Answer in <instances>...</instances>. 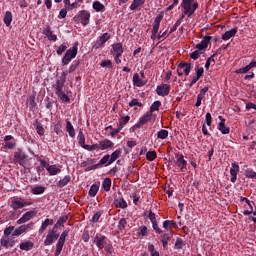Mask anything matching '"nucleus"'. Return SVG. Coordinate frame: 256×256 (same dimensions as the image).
Segmentation results:
<instances>
[{
  "mask_svg": "<svg viewBox=\"0 0 256 256\" xmlns=\"http://www.w3.org/2000/svg\"><path fill=\"white\" fill-rule=\"evenodd\" d=\"M181 7L182 17H191L197 8L199 7V3L195 2V0H182Z\"/></svg>",
  "mask_w": 256,
  "mask_h": 256,
  "instance_id": "obj_1",
  "label": "nucleus"
},
{
  "mask_svg": "<svg viewBox=\"0 0 256 256\" xmlns=\"http://www.w3.org/2000/svg\"><path fill=\"white\" fill-rule=\"evenodd\" d=\"M79 51V43H74L73 46L66 51L64 54V57L62 58V63L64 65H67L68 63H71L72 59H75L77 57V53Z\"/></svg>",
  "mask_w": 256,
  "mask_h": 256,
  "instance_id": "obj_2",
  "label": "nucleus"
},
{
  "mask_svg": "<svg viewBox=\"0 0 256 256\" xmlns=\"http://www.w3.org/2000/svg\"><path fill=\"white\" fill-rule=\"evenodd\" d=\"M33 225H35V223L30 222L28 224L19 226L13 231L12 237H19V235H23V233H27V231H31L33 229Z\"/></svg>",
  "mask_w": 256,
  "mask_h": 256,
  "instance_id": "obj_3",
  "label": "nucleus"
},
{
  "mask_svg": "<svg viewBox=\"0 0 256 256\" xmlns=\"http://www.w3.org/2000/svg\"><path fill=\"white\" fill-rule=\"evenodd\" d=\"M153 117V113L151 112H146L138 121V123H136L131 130L135 131L137 129H139L140 127H143V125H145V123H149V121H151V118Z\"/></svg>",
  "mask_w": 256,
  "mask_h": 256,
  "instance_id": "obj_4",
  "label": "nucleus"
},
{
  "mask_svg": "<svg viewBox=\"0 0 256 256\" xmlns=\"http://www.w3.org/2000/svg\"><path fill=\"white\" fill-rule=\"evenodd\" d=\"M183 73L187 76L191 73V64L181 62L177 67V75L183 77Z\"/></svg>",
  "mask_w": 256,
  "mask_h": 256,
  "instance_id": "obj_5",
  "label": "nucleus"
},
{
  "mask_svg": "<svg viewBox=\"0 0 256 256\" xmlns=\"http://www.w3.org/2000/svg\"><path fill=\"white\" fill-rule=\"evenodd\" d=\"M37 212L36 211H28L22 215L20 219L16 221L17 225H23V223H27V221H31L34 217H36Z\"/></svg>",
  "mask_w": 256,
  "mask_h": 256,
  "instance_id": "obj_6",
  "label": "nucleus"
},
{
  "mask_svg": "<svg viewBox=\"0 0 256 256\" xmlns=\"http://www.w3.org/2000/svg\"><path fill=\"white\" fill-rule=\"evenodd\" d=\"M14 160L22 167L27 165V155H25V153H23L21 150L14 153Z\"/></svg>",
  "mask_w": 256,
  "mask_h": 256,
  "instance_id": "obj_7",
  "label": "nucleus"
},
{
  "mask_svg": "<svg viewBox=\"0 0 256 256\" xmlns=\"http://www.w3.org/2000/svg\"><path fill=\"white\" fill-rule=\"evenodd\" d=\"M171 92V87L168 84H161L157 86L156 93L160 97H167Z\"/></svg>",
  "mask_w": 256,
  "mask_h": 256,
  "instance_id": "obj_8",
  "label": "nucleus"
},
{
  "mask_svg": "<svg viewBox=\"0 0 256 256\" xmlns=\"http://www.w3.org/2000/svg\"><path fill=\"white\" fill-rule=\"evenodd\" d=\"M109 39H111V34L107 32L102 34L97 40V42L94 44V48L101 49V47H103V45H105V43L108 42Z\"/></svg>",
  "mask_w": 256,
  "mask_h": 256,
  "instance_id": "obj_9",
  "label": "nucleus"
},
{
  "mask_svg": "<svg viewBox=\"0 0 256 256\" xmlns=\"http://www.w3.org/2000/svg\"><path fill=\"white\" fill-rule=\"evenodd\" d=\"M209 41H211V36H205L202 41L196 45L197 51H200V53H205V49L209 47Z\"/></svg>",
  "mask_w": 256,
  "mask_h": 256,
  "instance_id": "obj_10",
  "label": "nucleus"
},
{
  "mask_svg": "<svg viewBox=\"0 0 256 256\" xmlns=\"http://www.w3.org/2000/svg\"><path fill=\"white\" fill-rule=\"evenodd\" d=\"M108 239L106 236H95L94 238V243L96 245V247H98L99 251H101V249H104L106 244L108 243Z\"/></svg>",
  "mask_w": 256,
  "mask_h": 256,
  "instance_id": "obj_11",
  "label": "nucleus"
},
{
  "mask_svg": "<svg viewBox=\"0 0 256 256\" xmlns=\"http://www.w3.org/2000/svg\"><path fill=\"white\" fill-rule=\"evenodd\" d=\"M123 51H124L123 43L118 42V43L112 45L110 53L113 56H122L123 55Z\"/></svg>",
  "mask_w": 256,
  "mask_h": 256,
  "instance_id": "obj_12",
  "label": "nucleus"
},
{
  "mask_svg": "<svg viewBox=\"0 0 256 256\" xmlns=\"http://www.w3.org/2000/svg\"><path fill=\"white\" fill-rule=\"evenodd\" d=\"M218 119H220V122L218 124V129L221 132V134L229 135V133H231V128L225 126V118H223V116H219Z\"/></svg>",
  "mask_w": 256,
  "mask_h": 256,
  "instance_id": "obj_13",
  "label": "nucleus"
},
{
  "mask_svg": "<svg viewBox=\"0 0 256 256\" xmlns=\"http://www.w3.org/2000/svg\"><path fill=\"white\" fill-rule=\"evenodd\" d=\"M175 165L181 169V171H184V169H187V160H185V156L183 154L177 155V160L175 161Z\"/></svg>",
  "mask_w": 256,
  "mask_h": 256,
  "instance_id": "obj_14",
  "label": "nucleus"
},
{
  "mask_svg": "<svg viewBox=\"0 0 256 256\" xmlns=\"http://www.w3.org/2000/svg\"><path fill=\"white\" fill-rule=\"evenodd\" d=\"M99 147L101 151H105V149H113V147H115V143L109 139H104L99 142Z\"/></svg>",
  "mask_w": 256,
  "mask_h": 256,
  "instance_id": "obj_15",
  "label": "nucleus"
},
{
  "mask_svg": "<svg viewBox=\"0 0 256 256\" xmlns=\"http://www.w3.org/2000/svg\"><path fill=\"white\" fill-rule=\"evenodd\" d=\"M111 161V155L106 154L103 156V158L99 161L97 165L91 166L90 169H97L98 165H105L106 167H109V165H112L113 163H109Z\"/></svg>",
  "mask_w": 256,
  "mask_h": 256,
  "instance_id": "obj_16",
  "label": "nucleus"
},
{
  "mask_svg": "<svg viewBox=\"0 0 256 256\" xmlns=\"http://www.w3.org/2000/svg\"><path fill=\"white\" fill-rule=\"evenodd\" d=\"M80 19H81L82 25H84L85 27L89 25V19H91V14L88 11L84 10L80 12Z\"/></svg>",
  "mask_w": 256,
  "mask_h": 256,
  "instance_id": "obj_17",
  "label": "nucleus"
},
{
  "mask_svg": "<svg viewBox=\"0 0 256 256\" xmlns=\"http://www.w3.org/2000/svg\"><path fill=\"white\" fill-rule=\"evenodd\" d=\"M58 239L59 235H53L48 232V234L46 235V239L44 240V245L46 247L49 245H53V243H55V241H57Z\"/></svg>",
  "mask_w": 256,
  "mask_h": 256,
  "instance_id": "obj_18",
  "label": "nucleus"
},
{
  "mask_svg": "<svg viewBox=\"0 0 256 256\" xmlns=\"http://www.w3.org/2000/svg\"><path fill=\"white\" fill-rule=\"evenodd\" d=\"M27 205H31V204L27 203L25 201H21V200H14V201H12L11 207L15 211H17V209H23V207H25Z\"/></svg>",
  "mask_w": 256,
  "mask_h": 256,
  "instance_id": "obj_19",
  "label": "nucleus"
},
{
  "mask_svg": "<svg viewBox=\"0 0 256 256\" xmlns=\"http://www.w3.org/2000/svg\"><path fill=\"white\" fill-rule=\"evenodd\" d=\"M54 223L55 221L53 219L46 218L39 229V235L45 233V230L49 227V225H53Z\"/></svg>",
  "mask_w": 256,
  "mask_h": 256,
  "instance_id": "obj_20",
  "label": "nucleus"
},
{
  "mask_svg": "<svg viewBox=\"0 0 256 256\" xmlns=\"http://www.w3.org/2000/svg\"><path fill=\"white\" fill-rule=\"evenodd\" d=\"M235 35H237V29L232 28L231 30L226 31L223 34L222 39H223V41H229V39H231V37H235Z\"/></svg>",
  "mask_w": 256,
  "mask_h": 256,
  "instance_id": "obj_21",
  "label": "nucleus"
},
{
  "mask_svg": "<svg viewBox=\"0 0 256 256\" xmlns=\"http://www.w3.org/2000/svg\"><path fill=\"white\" fill-rule=\"evenodd\" d=\"M43 33L49 41H57V35L53 34L50 27L45 28Z\"/></svg>",
  "mask_w": 256,
  "mask_h": 256,
  "instance_id": "obj_22",
  "label": "nucleus"
},
{
  "mask_svg": "<svg viewBox=\"0 0 256 256\" xmlns=\"http://www.w3.org/2000/svg\"><path fill=\"white\" fill-rule=\"evenodd\" d=\"M47 172L51 176L59 175L61 173V168L57 167V165L48 166Z\"/></svg>",
  "mask_w": 256,
  "mask_h": 256,
  "instance_id": "obj_23",
  "label": "nucleus"
},
{
  "mask_svg": "<svg viewBox=\"0 0 256 256\" xmlns=\"http://www.w3.org/2000/svg\"><path fill=\"white\" fill-rule=\"evenodd\" d=\"M66 131L69 135V137H75V128L73 127V124H71V121L66 120Z\"/></svg>",
  "mask_w": 256,
  "mask_h": 256,
  "instance_id": "obj_24",
  "label": "nucleus"
},
{
  "mask_svg": "<svg viewBox=\"0 0 256 256\" xmlns=\"http://www.w3.org/2000/svg\"><path fill=\"white\" fill-rule=\"evenodd\" d=\"M121 153V149H116L114 152H112L109 163H115V161L121 157Z\"/></svg>",
  "mask_w": 256,
  "mask_h": 256,
  "instance_id": "obj_25",
  "label": "nucleus"
},
{
  "mask_svg": "<svg viewBox=\"0 0 256 256\" xmlns=\"http://www.w3.org/2000/svg\"><path fill=\"white\" fill-rule=\"evenodd\" d=\"M33 246H34L33 242H31V241H26V242H22V243L20 244V249H21L22 251H31V249H33Z\"/></svg>",
  "mask_w": 256,
  "mask_h": 256,
  "instance_id": "obj_26",
  "label": "nucleus"
},
{
  "mask_svg": "<svg viewBox=\"0 0 256 256\" xmlns=\"http://www.w3.org/2000/svg\"><path fill=\"white\" fill-rule=\"evenodd\" d=\"M11 21H13V14L11 13V11H7L4 15V23L6 27L11 26Z\"/></svg>",
  "mask_w": 256,
  "mask_h": 256,
  "instance_id": "obj_27",
  "label": "nucleus"
},
{
  "mask_svg": "<svg viewBox=\"0 0 256 256\" xmlns=\"http://www.w3.org/2000/svg\"><path fill=\"white\" fill-rule=\"evenodd\" d=\"M133 84L136 87H143V85H145V82H143V80L139 77V74H134L133 76Z\"/></svg>",
  "mask_w": 256,
  "mask_h": 256,
  "instance_id": "obj_28",
  "label": "nucleus"
},
{
  "mask_svg": "<svg viewBox=\"0 0 256 256\" xmlns=\"http://www.w3.org/2000/svg\"><path fill=\"white\" fill-rule=\"evenodd\" d=\"M69 181H71V176L67 175L57 183V186L60 187V189H62V187H65L66 185L69 184Z\"/></svg>",
  "mask_w": 256,
  "mask_h": 256,
  "instance_id": "obj_29",
  "label": "nucleus"
},
{
  "mask_svg": "<svg viewBox=\"0 0 256 256\" xmlns=\"http://www.w3.org/2000/svg\"><path fill=\"white\" fill-rule=\"evenodd\" d=\"M177 227V223L171 220H165L163 222V229H166V231H171V227Z\"/></svg>",
  "mask_w": 256,
  "mask_h": 256,
  "instance_id": "obj_30",
  "label": "nucleus"
},
{
  "mask_svg": "<svg viewBox=\"0 0 256 256\" xmlns=\"http://www.w3.org/2000/svg\"><path fill=\"white\" fill-rule=\"evenodd\" d=\"M116 207H120V209H127V201L123 198H118L115 200Z\"/></svg>",
  "mask_w": 256,
  "mask_h": 256,
  "instance_id": "obj_31",
  "label": "nucleus"
},
{
  "mask_svg": "<svg viewBox=\"0 0 256 256\" xmlns=\"http://www.w3.org/2000/svg\"><path fill=\"white\" fill-rule=\"evenodd\" d=\"M33 195H43L45 193V187L44 186H36L31 190Z\"/></svg>",
  "mask_w": 256,
  "mask_h": 256,
  "instance_id": "obj_32",
  "label": "nucleus"
},
{
  "mask_svg": "<svg viewBox=\"0 0 256 256\" xmlns=\"http://www.w3.org/2000/svg\"><path fill=\"white\" fill-rule=\"evenodd\" d=\"M145 3V0H133L132 4L130 5L131 11H135L137 7H141Z\"/></svg>",
  "mask_w": 256,
  "mask_h": 256,
  "instance_id": "obj_33",
  "label": "nucleus"
},
{
  "mask_svg": "<svg viewBox=\"0 0 256 256\" xmlns=\"http://www.w3.org/2000/svg\"><path fill=\"white\" fill-rule=\"evenodd\" d=\"M65 85V78L56 82V94L63 92V86Z\"/></svg>",
  "mask_w": 256,
  "mask_h": 256,
  "instance_id": "obj_34",
  "label": "nucleus"
},
{
  "mask_svg": "<svg viewBox=\"0 0 256 256\" xmlns=\"http://www.w3.org/2000/svg\"><path fill=\"white\" fill-rule=\"evenodd\" d=\"M78 143L80 145V147H82V149L87 145L85 144V135L83 134V131H79L78 134Z\"/></svg>",
  "mask_w": 256,
  "mask_h": 256,
  "instance_id": "obj_35",
  "label": "nucleus"
},
{
  "mask_svg": "<svg viewBox=\"0 0 256 256\" xmlns=\"http://www.w3.org/2000/svg\"><path fill=\"white\" fill-rule=\"evenodd\" d=\"M99 193V185L93 184L89 189V195L90 197H95Z\"/></svg>",
  "mask_w": 256,
  "mask_h": 256,
  "instance_id": "obj_36",
  "label": "nucleus"
},
{
  "mask_svg": "<svg viewBox=\"0 0 256 256\" xmlns=\"http://www.w3.org/2000/svg\"><path fill=\"white\" fill-rule=\"evenodd\" d=\"M93 9L96 10L97 12L105 11V5H103L99 1H95L93 3Z\"/></svg>",
  "mask_w": 256,
  "mask_h": 256,
  "instance_id": "obj_37",
  "label": "nucleus"
},
{
  "mask_svg": "<svg viewBox=\"0 0 256 256\" xmlns=\"http://www.w3.org/2000/svg\"><path fill=\"white\" fill-rule=\"evenodd\" d=\"M169 137V131L162 129L157 132V139H167Z\"/></svg>",
  "mask_w": 256,
  "mask_h": 256,
  "instance_id": "obj_38",
  "label": "nucleus"
},
{
  "mask_svg": "<svg viewBox=\"0 0 256 256\" xmlns=\"http://www.w3.org/2000/svg\"><path fill=\"white\" fill-rule=\"evenodd\" d=\"M159 107H161V101L156 100L153 102V104L150 106V113H153L155 111H159Z\"/></svg>",
  "mask_w": 256,
  "mask_h": 256,
  "instance_id": "obj_39",
  "label": "nucleus"
},
{
  "mask_svg": "<svg viewBox=\"0 0 256 256\" xmlns=\"http://www.w3.org/2000/svg\"><path fill=\"white\" fill-rule=\"evenodd\" d=\"M65 245V242H61L58 240L56 244V251H55V256H60L61 251H63V246Z\"/></svg>",
  "mask_w": 256,
  "mask_h": 256,
  "instance_id": "obj_40",
  "label": "nucleus"
},
{
  "mask_svg": "<svg viewBox=\"0 0 256 256\" xmlns=\"http://www.w3.org/2000/svg\"><path fill=\"white\" fill-rule=\"evenodd\" d=\"M148 251L151 256H160L159 251L155 249V245L151 243L148 244Z\"/></svg>",
  "mask_w": 256,
  "mask_h": 256,
  "instance_id": "obj_41",
  "label": "nucleus"
},
{
  "mask_svg": "<svg viewBox=\"0 0 256 256\" xmlns=\"http://www.w3.org/2000/svg\"><path fill=\"white\" fill-rule=\"evenodd\" d=\"M102 187L104 191H111V180L109 178H105Z\"/></svg>",
  "mask_w": 256,
  "mask_h": 256,
  "instance_id": "obj_42",
  "label": "nucleus"
},
{
  "mask_svg": "<svg viewBox=\"0 0 256 256\" xmlns=\"http://www.w3.org/2000/svg\"><path fill=\"white\" fill-rule=\"evenodd\" d=\"M146 159L148 161H155V159H157V152H155V151H148L146 153Z\"/></svg>",
  "mask_w": 256,
  "mask_h": 256,
  "instance_id": "obj_43",
  "label": "nucleus"
},
{
  "mask_svg": "<svg viewBox=\"0 0 256 256\" xmlns=\"http://www.w3.org/2000/svg\"><path fill=\"white\" fill-rule=\"evenodd\" d=\"M56 95H58L59 99H61L63 103H69V101H71V99H69V96H67V94H65L64 92H58Z\"/></svg>",
  "mask_w": 256,
  "mask_h": 256,
  "instance_id": "obj_44",
  "label": "nucleus"
},
{
  "mask_svg": "<svg viewBox=\"0 0 256 256\" xmlns=\"http://www.w3.org/2000/svg\"><path fill=\"white\" fill-rule=\"evenodd\" d=\"M125 227H127V219L121 218L118 222V229L119 231L125 230Z\"/></svg>",
  "mask_w": 256,
  "mask_h": 256,
  "instance_id": "obj_45",
  "label": "nucleus"
},
{
  "mask_svg": "<svg viewBox=\"0 0 256 256\" xmlns=\"http://www.w3.org/2000/svg\"><path fill=\"white\" fill-rule=\"evenodd\" d=\"M67 219H68L67 215L59 217V219L56 222V225L58 227H63V225H65V223H67Z\"/></svg>",
  "mask_w": 256,
  "mask_h": 256,
  "instance_id": "obj_46",
  "label": "nucleus"
},
{
  "mask_svg": "<svg viewBox=\"0 0 256 256\" xmlns=\"http://www.w3.org/2000/svg\"><path fill=\"white\" fill-rule=\"evenodd\" d=\"M217 53H214L213 55H211L207 61H206V64H205V69H209V67H211V59H212V63H215V57H216Z\"/></svg>",
  "mask_w": 256,
  "mask_h": 256,
  "instance_id": "obj_47",
  "label": "nucleus"
},
{
  "mask_svg": "<svg viewBox=\"0 0 256 256\" xmlns=\"http://www.w3.org/2000/svg\"><path fill=\"white\" fill-rule=\"evenodd\" d=\"M147 233H149L147 226H141L138 230V235H140L141 237H146Z\"/></svg>",
  "mask_w": 256,
  "mask_h": 256,
  "instance_id": "obj_48",
  "label": "nucleus"
},
{
  "mask_svg": "<svg viewBox=\"0 0 256 256\" xmlns=\"http://www.w3.org/2000/svg\"><path fill=\"white\" fill-rule=\"evenodd\" d=\"M201 55H203V52L199 51V50H195L194 52H192L190 54V57L194 60L197 61L198 58L201 57Z\"/></svg>",
  "mask_w": 256,
  "mask_h": 256,
  "instance_id": "obj_49",
  "label": "nucleus"
},
{
  "mask_svg": "<svg viewBox=\"0 0 256 256\" xmlns=\"http://www.w3.org/2000/svg\"><path fill=\"white\" fill-rule=\"evenodd\" d=\"M65 51H67V45L66 44H61L57 48L56 53H57V55H63V53H65Z\"/></svg>",
  "mask_w": 256,
  "mask_h": 256,
  "instance_id": "obj_50",
  "label": "nucleus"
},
{
  "mask_svg": "<svg viewBox=\"0 0 256 256\" xmlns=\"http://www.w3.org/2000/svg\"><path fill=\"white\" fill-rule=\"evenodd\" d=\"M143 107V103L139 102L138 99H132L130 102H129V107Z\"/></svg>",
  "mask_w": 256,
  "mask_h": 256,
  "instance_id": "obj_51",
  "label": "nucleus"
},
{
  "mask_svg": "<svg viewBox=\"0 0 256 256\" xmlns=\"http://www.w3.org/2000/svg\"><path fill=\"white\" fill-rule=\"evenodd\" d=\"M103 215L102 211L96 212L92 217V223H98L99 219H101V216Z\"/></svg>",
  "mask_w": 256,
  "mask_h": 256,
  "instance_id": "obj_52",
  "label": "nucleus"
},
{
  "mask_svg": "<svg viewBox=\"0 0 256 256\" xmlns=\"http://www.w3.org/2000/svg\"><path fill=\"white\" fill-rule=\"evenodd\" d=\"M83 149H85L86 151H97V149H99V145L97 144H93V145H85L83 147Z\"/></svg>",
  "mask_w": 256,
  "mask_h": 256,
  "instance_id": "obj_53",
  "label": "nucleus"
},
{
  "mask_svg": "<svg viewBox=\"0 0 256 256\" xmlns=\"http://www.w3.org/2000/svg\"><path fill=\"white\" fill-rule=\"evenodd\" d=\"M13 231H15V226H9L5 228L4 230L5 237H9V235L13 234Z\"/></svg>",
  "mask_w": 256,
  "mask_h": 256,
  "instance_id": "obj_54",
  "label": "nucleus"
},
{
  "mask_svg": "<svg viewBox=\"0 0 256 256\" xmlns=\"http://www.w3.org/2000/svg\"><path fill=\"white\" fill-rule=\"evenodd\" d=\"M245 176H246L248 179H255V177H256V172L253 171V170H246V171H245Z\"/></svg>",
  "mask_w": 256,
  "mask_h": 256,
  "instance_id": "obj_55",
  "label": "nucleus"
},
{
  "mask_svg": "<svg viewBox=\"0 0 256 256\" xmlns=\"http://www.w3.org/2000/svg\"><path fill=\"white\" fill-rule=\"evenodd\" d=\"M251 71V68H249V65L245 66L244 68H240L236 71V73H239L241 75H245V73H249Z\"/></svg>",
  "mask_w": 256,
  "mask_h": 256,
  "instance_id": "obj_56",
  "label": "nucleus"
},
{
  "mask_svg": "<svg viewBox=\"0 0 256 256\" xmlns=\"http://www.w3.org/2000/svg\"><path fill=\"white\" fill-rule=\"evenodd\" d=\"M152 227L155 233H157L158 235H161V233H163V230L159 228V225L157 224V222H152Z\"/></svg>",
  "mask_w": 256,
  "mask_h": 256,
  "instance_id": "obj_57",
  "label": "nucleus"
},
{
  "mask_svg": "<svg viewBox=\"0 0 256 256\" xmlns=\"http://www.w3.org/2000/svg\"><path fill=\"white\" fill-rule=\"evenodd\" d=\"M79 65H81V62L78 60L76 61L74 64H72L70 67H69V73H73L77 67H79Z\"/></svg>",
  "mask_w": 256,
  "mask_h": 256,
  "instance_id": "obj_58",
  "label": "nucleus"
},
{
  "mask_svg": "<svg viewBox=\"0 0 256 256\" xmlns=\"http://www.w3.org/2000/svg\"><path fill=\"white\" fill-rule=\"evenodd\" d=\"M69 235V232L65 230L64 232L61 233L58 241L65 243V239H67V236Z\"/></svg>",
  "mask_w": 256,
  "mask_h": 256,
  "instance_id": "obj_59",
  "label": "nucleus"
},
{
  "mask_svg": "<svg viewBox=\"0 0 256 256\" xmlns=\"http://www.w3.org/2000/svg\"><path fill=\"white\" fill-rule=\"evenodd\" d=\"M148 219L151 221V223H157V217L155 216V213H153V211H150L148 213Z\"/></svg>",
  "mask_w": 256,
  "mask_h": 256,
  "instance_id": "obj_60",
  "label": "nucleus"
},
{
  "mask_svg": "<svg viewBox=\"0 0 256 256\" xmlns=\"http://www.w3.org/2000/svg\"><path fill=\"white\" fill-rule=\"evenodd\" d=\"M101 67H112L113 63L111 62V60H102L100 63Z\"/></svg>",
  "mask_w": 256,
  "mask_h": 256,
  "instance_id": "obj_61",
  "label": "nucleus"
},
{
  "mask_svg": "<svg viewBox=\"0 0 256 256\" xmlns=\"http://www.w3.org/2000/svg\"><path fill=\"white\" fill-rule=\"evenodd\" d=\"M183 245H185V243L183 242L182 239H177L175 242V248L176 249H183Z\"/></svg>",
  "mask_w": 256,
  "mask_h": 256,
  "instance_id": "obj_62",
  "label": "nucleus"
},
{
  "mask_svg": "<svg viewBox=\"0 0 256 256\" xmlns=\"http://www.w3.org/2000/svg\"><path fill=\"white\" fill-rule=\"evenodd\" d=\"M239 172H236L235 170H230V174H231V179H230V181H231V183H235V181H237V174H238Z\"/></svg>",
  "mask_w": 256,
  "mask_h": 256,
  "instance_id": "obj_63",
  "label": "nucleus"
},
{
  "mask_svg": "<svg viewBox=\"0 0 256 256\" xmlns=\"http://www.w3.org/2000/svg\"><path fill=\"white\" fill-rule=\"evenodd\" d=\"M213 123V117H211V113L206 114V124L208 127H211V124Z\"/></svg>",
  "mask_w": 256,
  "mask_h": 256,
  "instance_id": "obj_64",
  "label": "nucleus"
}]
</instances>
